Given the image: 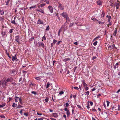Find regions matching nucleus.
<instances>
[{"label": "nucleus", "mask_w": 120, "mask_h": 120, "mask_svg": "<svg viewBox=\"0 0 120 120\" xmlns=\"http://www.w3.org/2000/svg\"><path fill=\"white\" fill-rule=\"evenodd\" d=\"M115 4L116 5V9H118L120 6V4L119 3H116Z\"/></svg>", "instance_id": "nucleus-14"}, {"label": "nucleus", "mask_w": 120, "mask_h": 120, "mask_svg": "<svg viewBox=\"0 0 120 120\" xmlns=\"http://www.w3.org/2000/svg\"><path fill=\"white\" fill-rule=\"evenodd\" d=\"M109 22V24H107V25H108V27L109 26L111 25H112V23H111V22L109 21V22Z\"/></svg>", "instance_id": "nucleus-44"}, {"label": "nucleus", "mask_w": 120, "mask_h": 120, "mask_svg": "<svg viewBox=\"0 0 120 120\" xmlns=\"http://www.w3.org/2000/svg\"><path fill=\"white\" fill-rule=\"evenodd\" d=\"M71 60V59L69 58H65L63 60V61L64 62H66L68 60Z\"/></svg>", "instance_id": "nucleus-17"}, {"label": "nucleus", "mask_w": 120, "mask_h": 120, "mask_svg": "<svg viewBox=\"0 0 120 120\" xmlns=\"http://www.w3.org/2000/svg\"><path fill=\"white\" fill-rule=\"evenodd\" d=\"M12 60L14 61L15 60L16 61H18V59H17V57L16 56V55H15L14 56H12Z\"/></svg>", "instance_id": "nucleus-6"}, {"label": "nucleus", "mask_w": 120, "mask_h": 120, "mask_svg": "<svg viewBox=\"0 0 120 120\" xmlns=\"http://www.w3.org/2000/svg\"><path fill=\"white\" fill-rule=\"evenodd\" d=\"M57 3L59 4L58 6V8H60L61 10H63L64 9V8L62 6V4L59 3L58 2H57Z\"/></svg>", "instance_id": "nucleus-4"}, {"label": "nucleus", "mask_w": 120, "mask_h": 120, "mask_svg": "<svg viewBox=\"0 0 120 120\" xmlns=\"http://www.w3.org/2000/svg\"><path fill=\"white\" fill-rule=\"evenodd\" d=\"M37 11H38L42 13L43 14L44 13V11H43V10L42 9H40V10H37Z\"/></svg>", "instance_id": "nucleus-22"}, {"label": "nucleus", "mask_w": 120, "mask_h": 120, "mask_svg": "<svg viewBox=\"0 0 120 120\" xmlns=\"http://www.w3.org/2000/svg\"><path fill=\"white\" fill-rule=\"evenodd\" d=\"M52 98L53 101L54 102H56V98L55 97L54 95H53L52 96Z\"/></svg>", "instance_id": "nucleus-13"}, {"label": "nucleus", "mask_w": 120, "mask_h": 120, "mask_svg": "<svg viewBox=\"0 0 120 120\" xmlns=\"http://www.w3.org/2000/svg\"><path fill=\"white\" fill-rule=\"evenodd\" d=\"M107 17L108 18V22H109L111 19V16H110L107 15Z\"/></svg>", "instance_id": "nucleus-19"}, {"label": "nucleus", "mask_w": 120, "mask_h": 120, "mask_svg": "<svg viewBox=\"0 0 120 120\" xmlns=\"http://www.w3.org/2000/svg\"><path fill=\"white\" fill-rule=\"evenodd\" d=\"M96 58H97V57H96L95 56H93L92 57V60H94L96 59Z\"/></svg>", "instance_id": "nucleus-59"}, {"label": "nucleus", "mask_w": 120, "mask_h": 120, "mask_svg": "<svg viewBox=\"0 0 120 120\" xmlns=\"http://www.w3.org/2000/svg\"><path fill=\"white\" fill-rule=\"evenodd\" d=\"M97 43H98V41H96L95 42H94V43L93 44L94 46H96L97 45Z\"/></svg>", "instance_id": "nucleus-41"}, {"label": "nucleus", "mask_w": 120, "mask_h": 120, "mask_svg": "<svg viewBox=\"0 0 120 120\" xmlns=\"http://www.w3.org/2000/svg\"><path fill=\"white\" fill-rule=\"evenodd\" d=\"M19 102L20 103V104L21 105H22L23 104V103L22 102V100L21 99V97H20L19 99Z\"/></svg>", "instance_id": "nucleus-25"}, {"label": "nucleus", "mask_w": 120, "mask_h": 120, "mask_svg": "<svg viewBox=\"0 0 120 120\" xmlns=\"http://www.w3.org/2000/svg\"><path fill=\"white\" fill-rule=\"evenodd\" d=\"M0 14L1 15H3L4 14V12L3 10H0Z\"/></svg>", "instance_id": "nucleus-36"}, {"label": "nucleus", "mask_w": 120, "mask_h": 120, "mask_svg": "<svg viewBox=\"0 0 120 120\" xmlns=\"http://www.w3.org/2000/svg\"><path fill=\"white\" fill-rule=\"evenodd\" d=\"M37 23L39 24H43L44 23L43 21L41 19H39L37 22Z\"/></svg>", "instance_id": "nucleus-9"}, {"label": "nucleus", "mask_w": 120, "mask_h": 120, "mask_svg": "<svg viewBox=\"0 0 120 120\" xmlns=\"http://www.w3.org/2000/svg\"><path fill=\"white\" fill-rule=\"evenodd\" d=\"M42 39L45 40H46V39L45 36V35H44L42 37Z\"/></svg>", "instance_id": "nucleus-52"}, {"label": "nucleus", "mask_w": 120, "mask_h": 120, "mask_svg": "<svg viewBox=\"0 0 120 120\" xmlns=\"http://www.w3.org/2000/svg\"><path fill=\"white\" fill-rule=\"evenodd\" d=\"M34 37H33L31 38L29 40L30 41H33L34 39Z\"/></svg>", "instance_id": "nucleus-37"}, {"label": "nucleus", "mask_w": 120, "mask_h": 120, "mask_svg": "<svg viewBox=\"0 0 120 120\" xmlns=\"http://www.w3.org/2000/svg\"><path fill=\"white\" fill-rule=\"evenodd\" d=\"M74 24V23H71L69 25V27H70L72 26L73 25V24Z\"/></svg>", "instance_id": "nucleus-48"}, {"label": "nucleus", "mask_w": 120, "mask_h": 120, "mask_svg": "<svg viewBox=\"0 0 120 120\" xmlns=\"http://www.w3.org/2000/svg\"><path fill=\"white\" fill-rule=\"evenodd\" d=\"M68 27L67 26H66V23H65L64 26H62V28H64L65 30H66L68 29Z\"/></svg>", "instance_id": "nucleus-11"}, {"label": "nucleus", "mask_w": 120, "mask_h": 120, "mask_svg": "<svg viewBox=\"0 0 120 120\" xmlns=\"http://www.w3.org/2000/svg\"><path fill=\"white\" fill-rule=\"evenodd\" d=\"M19 98V97L17 96H15V101L16 102H18V100Z\"/></svg>", "instance_id": "nucleus-23"}, {"label": "nucleus", "mask_w": 120, "mask_h": 120, "mask_svg": "<svg viewBox=\"0 0 120 120\" xmlns=\"http://www.w3.org/2000/svg\"><path fill=\"white\" fill-rule=\"evenodd\" d=\"M23 73H27V71H23Z\"/></svg>", "instance_id": "nucleus-64"}, {"label": "nucleus", "mask_w": 120, "mask_h": 120, "mask_svg": "<svg viewBox=\"0 0 120 120\" xmlns=\"http://www.w3.org/2000/svg\"><path fill=\"white\" fill-rule=\"evenodd\" d=\"M48 8L50 12L51 13H52L53 12V8L51 6H48Z\"/></svg>", "instance_id": "nucleus-8"}, {"label": "nucleus", "mask_w": 120, "mask_h": 120, "mask_svg": "<svg viewBox=\"0 0 120 120\" xmlns=\"http://www.w3.org/2000/svg\"><path fill=\"white\" fill-rule=\"evenodd\" d=\"M115 48V47L114 45H112V47L111 48V49L112 48Z\"/></svg>", "instance_id": "nucleus-57"}, {"label": "nucleus", "mask_w": 120, "mask_h": 120, "mask_svg": "<svg viewBox=\"0 0 120 120\" xmlns=\"http://www.w3.org/2000/svg\"><path fill=\"white\" fill-rule=\"evenodd\" d=\"M106 102L107 103V106H109V104L110 103V102L107 101Z\"/></svg>", "instance_id": "nucleus-47"}, {"label": "nucleus", "mask_w": 120, "mask_h": 120, "mask_svg": "<svg viewBox=\"0 0 120 120\" xmlns=\"http://www.w3.org/2000/svg\"><path fill=\"white\" fill-rule=\"evenodd\" d=\"M14 30L13 29H11L10 30H9V33H12L13 31Z\"/></svg>", "instance_id": "nucleus-45"}, {"label": "nucleus", "mask_w": 120, "mask_h": 120, "mask_svg": "<svg viewBox=\"0 0 120 120\" xmlns=\"http://www.w3.org/2000/svg\"><path fill=\"white\" fill-rule=\"evenodd\" d=\"M66 22H68V21H69V18L68 16H67V17H66Z\"/></svg>", "instance_id": "nucleus-26"}, {"label": "nucleus", "mask_w": 120, "mask_h": 120, "mask_svg": "<svg viewBox=\"0 0 120 120\" xmlns=\"http://www.w3.org/2000/svg\"><path fill=\"white\" fill-rule=\"evenodd\" d=\"M0 117L3 118H5V116L3 115H0Z\"/></svg>", "instance_id": "nucleus-42"}, {"label": "nucleus", "mask_w": 120, "mask_h": 120, "mask_svg": "<svg viewBox=\"0 0 120 120\" xmlns=\"http://www.w3.org/2000/svg\"><path fill=\"white\" fill-rule=\"evenodd\" d=\"M65 105H66V107H68L69 106V104L68 103H66V104H65Z\"/></svg>", "instance_id": "nucleus-50"}, {"label": "nucleus", "mask_w": 120, "mask_h": 120, "mask_svg": "<svg viewBox=\"0 0 120 120\" xmlns=\"http://www.w3.org/2000/svg\"><path fill=\"white\" fill-rule=\"evenodd\" d=\"M92 19L93 20V21H96V22L97 21H98V20L96 19L95 18H93Z\"/></svg>", "instance_id": "nucleus-46"}, {"label": "nucleus", "mask_w": 120, "mask_h": 120, "mask_svg": "<svg viewBox=\"0 0 120 120\" xmlns=\"http://www.w3.org/2000/svg\"><path fill=\"white\" fill-rule=\"evenodd\" d=\"M11 74H12L15 75L16 74V71L15 69L11 70Z\"/></svg>", "instance_id": "nucleus-12"}, {"label": "nucleus", "mask_w": 120, "mask_h": 120, "mask_svg": "<svg viewBox=\"0 0 120 120\" xmlns=\"http://www.w3.org/2000/svg\"><path fill=\"white\" fill-rule=\"evenodd\" d=\"M11 22L13 24H16V23H15V20H14L12 21H11Z\"/></svg>", "instance_id": "nucleus-40"}, {"label": "nucleus", "mask_w": 120, "mask_h": 120, "mask_svg": "<svg viewBox=\"0 0 120 120\" xmlns=\"http://www.w3.org/2000/svg\"><path fill=\"white\" fill-rule=\"evenodd\" d=\"M36 8V7L35 6H32L31 7H30L29 8L30 9H31V8Z\"/></svg>", "instance_id": "nucleus-43"}, {"label": "nucleus", "mask_w": 120, "mask_h": 120, "mask_svg": "<svg viewBox=\"0 0 120 120\" xmlns=\"http://www.w3.org/2000/svg\"><path fill=\"white\" fill-rule=\"evenodd\" d=\"M77 106L79 108V109H81L82 108H81V106H80V105H77Z\"/></svg>", "instance_id": "nucleus-53"}, {"label": "nucleus", "mask_w": 120, "mask_h": 120, "mask_svg": "<svg viewBox=\"0 0 120 120\" xmlns=\"http://www.w3.org/2000/svg\"><path fill=\"white\" fill-rule=\"evenodd\" d=\"M49 98L48 97H46L45 100V101L46 102H48L49 101Z\"/></svg>", "instance_id": "nucleus-33"}, {"label": "nucleus", "mask_w": 120, "mask_h": 120, "mask_svg": "<svg viewBox=\"0 0 120 120\" xmlns=\"http://www.w3.org/2000/svg\"><path fill=\"white\" fill-rule=\"evenodd\" d=\"M61 30H60L58 31V35L59 36H60V33L61 32Z\"/></svg>", "instance_id": "nucleus-60"}, {"label": "nucleus", "mask_w": 120, "mask_h": 120, "mask_svg": "<svg viewBox=\"0 0 120 120\" xmlns=\"http://www.w3.org/2000/svg\"><path fill=\"white\" fill-rule=\"evenodd\" d=\"M2 85L3 87H5L7 86V83L5 80L3 81L1 80L0 81V86Z\"/></svg>", "instance_id": "nucleus-1"}, {"label": "nucleus", "mask_w": 120, "mask_h": 120, "mask_svg": "<svg viewBox=\"0 0 120 120\" xmlns=\"http://www.w3.org/2000/svg\"><path fill=\"white\" fill-rule=\"evenodd\" d=\"M38 45L40 47H42L43 48H44L45 45L42 42H38Z\"/></svg>", "instance_id": "nucleus-7"}, {"label": "nucleus", "mask_w": 120, "mask_h": 120, "mask_svg": "<svg viewBox=\"0 0 120 120\" xmlns=\"http://www.w3.org/2000/svg\"><path fill=\"white\" fill-rule=\"evenodd\" d=\"M98 23L100 24H104V22H101L100 21H99L98 20Z\"/></svg>", "instance_id": "nucleus-29"}, {"label": "nucleus", "mask_w": 120, "mask_h": 120, "mask_svg": "<svg viewBox=\"0 0 120 120\" xmlns=\"http://www.w3.org/2000/svg\"><path fill=\"white\" fill-rule=\"evenodd\" d=\"M57 41L55 39H54L53 40V43L54 44L55 43H56L57 42Z\"/></svg>", "instance_id": "nucleus-38"}, {"label": "nucleus", "mask_w": 120, "mask_h": 120, "mask_svg": "<svg viewBox=\"0 0 120 120\" xmlns=\"http://www.w3.org/2000/svg\"><path fill=\"white\" fill-rule=\"evenodd\" d=\"M35 78L37 80H40L41 79L39 77H36Z\"/></svg>", "instance_id": "nucleus-34"}, {"label": "nucleus", "mask_w": 120, "mask_h": 120, "mask_svg": "<svg viewBox=\"0 0 120 120\" xmlns=\"http://www.w3.org/2000/svg\"><path fill=\"white\" fill-rule=\"evenodd\" d=\"M31 93L32 94H34V95H36L37 94V93L36 92H35V91H32L31 92Z\"/></svg>", "instance_id": "nucleus-35"}, {"label": "nucleus", "mask_w": 120, "mask_h": 120, "mask_svg": "<svg viewBox=\"0 0 120 120\" xmlns=\"http://www.w3.org/2000/svg\"><path fill=\"white\" fill-rule=\"evenodd\" d=\"M62 42V41H59L58 42H57V44L58 45H60V42Z\"/></svg>", "instance_id": "nucleus-62"}, {"label": "nucleus", "mask_w": 120, "mask_h": 120, "mask_svg": "<svg viewBox=\"0 0 120 120\" xmlns=\"http://www.w3.org/2000/svg\"><path fill=\"white\" fill-rule=\"evenodd\" d=\"M53 115L54 117L57 118L58 117L57 114L56 113H53Z\"/></svg>", "instance_id": "nucleus-21"}, {"label": "nucleus", "mask_w": 120, "mask_h": 120, "mask_svg": "<svg viewBox=\"0 0 120 120\" xmlns=\"http://www.w3.org/2000/svg\"><path fill=\"white\" fill-rule=\"evenodd\" d=\"M82 82L83 84V86H87V85L86 84V83H85V81L84 80H82Z\"/></svg>", "instance_id": "nucleus-20"}, {"label": "nucleus", "mask_w": 120, "mask_h": 120, "mask_svg": "<svg viewBox=\"0 0 120 120\" xmlns=\"http://www.w3.org/2000/svg\"><path fill=\"white\" fill-rule=\"evenodd\" d=\"M6 104L5 103H3L2 104V105H0V107L3 108L4 106H5Z\"/></svg>", "instance_id": "nucleus-28"}, {"label": "nucleus", "mask_w": 120, "mask_h": 120, "mask_svg": "<svg viewBox=\"0 0 120 120\" xmlns=\"http://www.w3.org/2000/svg\"><path fill=\"white\" fill-rule=\"evenodd\" d=\"M119 105H116L114 104L113 105H112L111 106V108L113 110H116L118 108L119 109Z\"/></svg>", "instance_id": "nucleus-2"}, {"label": "nucleus", "mask_w": 120, "mask_h": 120, "mask_svg": "<svg viewBox=\"0 0 120 120\" xmlns=\"http://www.w3.org/2000/svg\"><path fill=\"white\" fill-rule=\"evenodd\" d=\"M64 110H65L66 112H67V111H68V110H68V109L67 108H64Z\"/></svg>", "instance_id": "nucleus-54"}, {"label": "nucleus", "mask_w": 120, "mask_h": 120, "mask_svg": "<svg viewBox=\"0 0 120 120\" xmlns=\"http://www.w3.org/2000/svg\"><path fill=\"white\" fill-rule=\"evenodd\" d=\"M45 4H41V7H42L43 6H44L45 5Z\"/></svg>", "instance_id": "nucleus-61"}, {"label": "nucleus", "mask_w": 120, "mask_h": 120, "mask_svg": "<svg viewBox=\"0 0 120 120\" xmlns=\"http://www.w3.org/2000/svg\"><path fill=\"white\" fill-rule=\"evenodd\" d=\"M50 85V82H48L46 86V88H48L49 87V86Z\"/></svg>", "instance_id": "nucleus-24"}, {"label": "nucleus", "mask_w": 120, "mask_h": 120, "mask_svg": "<svg viewBox=\"0 0 120 120\" xmlns=\"http://www.w3.org/2000/svg\"><path fill=\"white\" fill-rule=\"evenodd\" d=\"M13 80V78H10L7 79L5 80L6 82L7 83L8 82H11Z\"/></svg>", "instance_id": "nucleus-5"}, {"label": "nucleus", "mask_w": 120, "mask_h": 120, "mask_svg": "<svg viewBox=\"0 0 120 120\" xmlns=\"http://www.w3.org/2000/svg\"><path fill=\"white\" fill-rule=\"evenodd\" d=\"M10 0H7V1L6 2V5H7L9 2V1Z\"/></svg>", "instance_id": "nucleus-39"}, {"label": "nucleus", "mask_w": 120, "mask_h": 120, "mask_svg": "<svg viewBox=\"0 0 120 120\" xmlns=\"http://www.w3.org/2000/svg\"><path fill=\"white\" fill-rule=\"evenodd\" d=\"M24 115L25 116H28V114L26 112L24 113Z\"/></svg>", "instance_id": "nucleus-51"}, {"label": "nucleus", "mask_w": 120, "mask_h": 120, "mask_svg": "<svg viewBox=\"0 0 120 120\" xmlns=\"http://www.w3.org/2000/svg\"><path fill=\"white\" fill-rule=\"evenodd\" d=\"M49 29V26H48L46 28L45 30H48Z\"/></svg>", "instance_id": "nucleus-49"}, {"label": "nucleus", "mask_w": 120, "mask_h": 120, "mask_svg": "<svg viewBox=\"0 0 120 120\" xmlns=\"http://www.w3.org/2000/svg\"><path fill=\"white\" fill-rule=\"evenodd\" d=\"M64 93V92L63 91H61L59 92V94L60 95Z\"/></svg>", "instance_id": "nucleus-56"}, {"label": "nucleus", "mask_w": 120, "mask_h": 120, "mask_svg": "<svg viewBox=\"0 0 120 120\" xmlns=\"http://www.w3.org/2000/svg\"><path fill=\"white\" fill-rule=\"evenodd\" d=\"M22 107V106L20 105H19L17 107V108H20L21 107Z\"/></svg>", "instance_id": "nucleus-63"}, {"label": "nucleus", "mask_w": 120, "mask_h": 120, "mask_svg": "<svg viewBox=\"0 0 120 120\" xmlns=\"http://www.w3.org/2000/svg\"><path fill=\"white\" fill-rule=\"evenodd\" d=\"M61 15L62 16L64 17V18H65L68 16L67 14L65 13L64 12H63V13L61 14Z\"/></svg>", "instance_id": "nucleus-10"}, {"label": "nucleus", "mask_w": 120, "mask_h": 120, "mask_svg": "<svg viewBox=\"0 0 120 120\" xmlns=\"http://www.w3.org/2000/svg\"><path fill=\"white\" fill-rule=\"evenodd\" d=\"M66 114L67 115V116L68 117L70 115V112L69 110H68V111L67 112Z\"/></svg>", "instance_id": "nucleus-27"}, {"label": "nucleus", "mask_w": 120, "mask_h": 120, "mask_svg": "<svg viewBox=\"0 0 120 120\" xmlns=\"http://www.w3.org/2000/svg\"><path fill=\"white\" fill-rule=\"evenodd\" d=\"M116 30L113 33V35L114 36H116V34L117 33V29L116 28H115Z\"/></svg>", "instance_id": "nucleus-18"}, {"label": "nucleus", "mask_w": 120, "mask_h": 120, "mask_svg": "<svg viewBox=\"0 0 120 120\" xmlns=\"http://www.w3.org/2000/svg\"><path fill=\"white\" fill-rule=\"evenodd\" d=\"M86 107L88 109H89L90 107H89V104H88L86 106Z\"/></svg>", "instance_id": "nucleus-58"}, {"label": "nucleus", "mask_w": 120, "mask_h": 120, "mask_svg": "<svg viewBox=\"0 0 120 120\" xmlns=\"http://www.w3.org/2000/svg\"><path fill=\"white\" fill-rule=\"evenodd\" d=\"M119 63H117L114 66V69H116V68H118V66L119 65Z\"/></svg>", "instance_id": "nucleus-16"}, {"label": "nucleus", "mask_w": 120, "mask_h": 120, "mask_svg": "<svg viewBox=\"0 0 120 120\" xmlns=\"http://www.w3.org/2000/svg\"><path fill=\"white\" fill-rule=\"evenodd\" d=\"M89 91H88L87 92H85V95H89Z\"/></svg>", "instance_id": "nucleus-31"}, {"label": "nucleus", "mask_w": 120, "mask_h": 120, "mask_svg": "<svg viewBox=\"0 0 120 120\" xmlns=\"http://www.w3.org/2000/svg\"><path fill=\"white\" fill-rule=\"evenodd\" d=\"M17 104H15L14 103L13 104V105L12 106L14 107H15L17 106Z\"/></svg>", "instance_id": "nucleus-30"}, {"label": "nucleus", "mask_w": 120, "mask_h": 120, "mask_svg": "<svg viewBox=\"0 0 120 120\" xmlns=\"http://www.w3.org/2000/svg\"><path fill=\"white\" fill-rule=\"evenodd\" d=\"M84 87L85 88V90L86 91L87 90H88L89 88L87 86H84Z\"/></svg>", "instance_id": "nucleus-32"}, {"label": "nucleus", "mask_w": 120, "mask_h": 120, "mask_svg": "<svg viewBox=\"0 0 120 120\" xmlns=\"http://www.w3.org/2000/svg\"><path fill=\"white\" fill-rule=\"evenodd\" d=\"M7 54L10 59H11V56H10L8 53H7Z\"/></svg>", "instance_id": "nucleus-55"}, {"label": "nucleus", "mask_w": 120, "mask_h": 120, "mask_svg": "<svg viewBox=\"0 0 120 120\" xmlns=\"http://www.w3.org/2000/svg\"><path fill=\"white\" fill-rule=\"evenodd\" d=\"M15 41L18 42L19 44H20V40L19 38V36H15Z\"/></svg>", "instance_id": "nucleus-3"}, {"label": "nucleus", "mask_w": 120, "mask_h": 120, "mask_svg": "<svg viewBox=\"0 0 120 120\" xmlns=\"http://www.w3.org/2000/svg\"><path fill=\"white\" fill-rule=\"evenodd\" d=\"M97 4L99 5H101L102 4V2L101 1L99 0H98L97 2Z\"/></svg>", "instance_id": "nucleus-15"}]
</instances>
